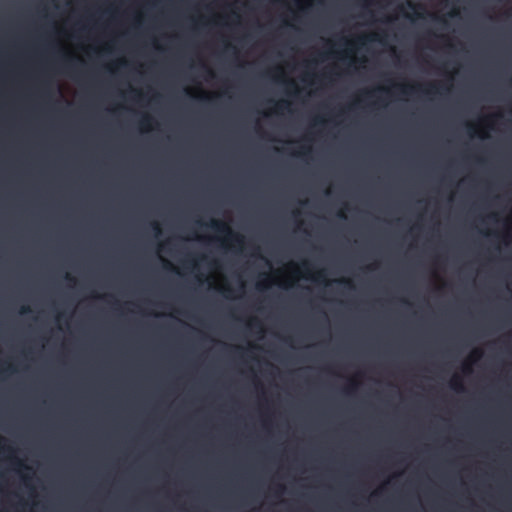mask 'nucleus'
I'll use <instances>...</instances> for the list:
<instances>
[{
    "instance_id": "7",
    "label": "nucleus",
    "mask_w": 512,
    "mask_h": 512,
    "mask_svg": "<svg viewBox=\"0 0 512 512\" xmlns=\"http://www.w3.org/2000/svg\"><path fill=\"white\" fill-rule=\"evenodd\" d=\"M471 356H472V358H473L474 360H477V359H479V358L482 356V351H481V350H479V349H476V350H474V351L472 352V355H471Z\"/></svg>"
},
{
    "instance_id": "1",
    "label": "nucleus",
    "mask_w": 512,
    "mask_h": 512,
    "mask_svg": "<svg viewBox=\"0 0 512 512\" xmlns=\"http://www.w3.org/2000/svg\"><path fill=\"white\" fill-rule=\"evenodd\" d=\"M206 226L210 227L214 231L224 234L226 238L238 245H242L244 243V238L240 234H237L232 231V229L224 222L212 219Z\"/></svg>"
},
{
    "instance_id": "19",
    "label": "nucleus",
    "mask_w": 512,
    "mask_h": 512,
    "mask_svg": "<svg viewBox=\"0 0 512 512\" xmlns=\"http://www.w3.org/2000/svg\"><path fill=\"white\" fill-rule=\"evenodd\" d=\"M323 122H324V120L322 118L317 117L315 119V124H320V123H323Z\"/></svg>"
},
{
    "instance_id": "9",
    "label": "nucleus",
    "mask_w": 512,
    "mask_h": 512,
    "mask_svg": "<svg viewBox=\"0 0 512 512\" xmlns=\"http://www.w3.org/2000/svg\"><path fill=\"white\" fill-rule=\"evenodd\" d=\"M357 388V383L355 381H351L347 387V391H353Z\"/></svg>"
},
{
    "instance_id": "25",
    "label": "nucleus",
    "mask_w": 512,
    "mask_h": 512,
    "mask_svg": "<svg viewBox=\"0 0 512 512\" xmlns=\"http://www.w3.org/2000/svg\"><path fill=\"white\" fill-rule=\"evenodd\" d=\"M17 464H18L19 466H23L22 462H21V461H19V460H17Z\"/></svg>"
},
{
    "instance_id": "20",
    "label": "nucleus",
    "mask_w": 512,
    "mask_h": 512,
    "mask_svg": "<svg viewBox=\"0 0 512 512\" xmlns=\"http://www.w3.org/2000/svg\"><path fill=\"white\" fill-rule=\"evenodd\" d=\"M66 279L69 280V281H74V278L71 277L69 274L66 275Z\"/></svg>"
},
{
    "instance_id": "23",
    "label": "nucleus",
    "mask_w": 512,
    "mask_h": 512,
    "mask_svg": "<svg viewBox=\"0 0 512 512\" xmlns=\"http://www.w3.org/2000/svg\"><path fill=\"white\" fill-rule=\"evenodd\" d=\"M207 71H208L209 76H211V77L214 76V74L211 70L208 69Z\"/></svg>"
},
{
    "instance_id": "11",
    "label": "nucleus",
    "mask_w": 512,
    "mask_h": 512,
    "mask_svg": "<svg viewBox=\"0 0 512 512\" xmlns=\"http://www.w3.org/2000/svg\"><path fill=\"white\" fill-rule=\"evenodd\" d=\"M316 280H319V281H325V273L324 271H319L317 273V277H316Z\"/></svg>"
},
{
    "instance_id": "29",
    "label": "nucleus",
    "mask_w": 512,
    "mask_h": 512,
    "mask_svg": "<svg viewBox=\"0 0 512 512\" xmlns=\"http://www.w3.org/2000/svg\"><path fill=\"white\" fill-rule=\"evenodd\" d=\"M365 2H367V0H364Z\"/></svg>"
},
{
    "instance_id": "13",
    "label": "nucleus",
    "mask_w": 512,
    "mask_h": 512,
    "mask_svg": "<svg viewBox=\"0 0 512 512\" xmlns=\"http://www.w3.org/2000/svg\"><path fill=\"white\" fill-rule=\"evenodd\" d=\"M287 85H288L289 87L294 88V89H295V92H297V91H298V90H297V86H296V84H295V82H294V81H292V80H288V81H287Z\"/></svg>"
},
{
    "instance_id": "18",
    "label": "nucleus",
    "mask_w": 512,
    "mask_h": 512,
    "mask_svg": "<svg viewBox=\"0 0 512 512\" xmlns=\"http://www.w3.org/2000/svg\"><path fill=\"white\" fill-rule=\"evenodd\" d=\"M463 371H464L465 373L470 372V371H471L470 366H469V365H467V364H465V365L463 366Z\"/></svg>"
},
{
    "instance_id": "4",
    "label": "nucleus",
    "mask_w": 512,
    "mask_h": 512,
    "mask_svg": "<svg viewBox=\"0 0 512 512\" xmlns=\"http://www.w3.org/2000/svg\"><path fill=\"white\" fill-rule=\"evenodd\" d=\"M152 122H153L152 117L145 115L142 117L140 124L143 129L149 130L151 128Z\"/></svg>"
},
{
    "instance_id": "28",
    "label": "nucleus",
    "mask_w": 512,
    "mask_h": 512,
    "mask_svg": "<svg viewBox=\"0 0 512 512\" xmlns=\"http://www.w3.org/2000/svg\"><path fill=\"white\" fill-rule=\"evenodd\" d=\"M364 93H365L366 95H370V94H371V92H370V91H365Z\"/></svg>"
},
{
    "instance_id": "12",
    "label": "nucleus",
    "mask_w": 512,
    "mask_h": 512,
    "mask_svg": "<svg viewBox=\"0 0 512 512\" xmlns=\"http://www.w3.org/2000/svg\"><path fill=\"white\" fill-rule=\"evenodd\" d=\"M30 312V308L28 306H22L20 309L21 314H27Z\"/></svg>"
},
{
    "instance_id": "27",
    "label": "nucleus",
    "mask_w": 512,
    "mask_h": 512,
    "mask_svg": "<svg viewBox=\"0 0 512 512\" xmlns=\"http://www.w3.org/2000/svg\"><path fill=\"white\" fill-rule=\"evenodd\" d=\"M409 6L413 9L415 8V6L412 3H409Z\"/></svg>"
},
{
    "instance_id": "10",
    "label": "nucleus",
    "mask_w": 512,
    "mask_h": 512,
    "mask_svg": "<svg viewBox=\"0 0 512 512\" xmlns=\"http://www.w3.org/2000/svg\"><path fill=\"white\" fill-rule=\"evenodd\" d=\"M249 325H250L251 327H257V328H260V329H261V327H262V326H261L260 321H258V320H256V319L252 320V321L249 323Z\"/></svg>"
},
{
    "instance_id": "2",
    "label": "nucleus",
    "mask_w": 512,
    "mask_h": 512,
    "mask_svg": "<svg viewBox=\"0 0 512 512\" xmlns=\"http://www.w3.org/2000/svg\"><path fill=\"white\" fill-rule=\"evenodd\" d=\"M441 86H438L436 84H429L426 89H422V86L420 85H410V86H401V90L404 94H410L415 90H422L426 94H436L439 93V88Z\"/></svg>"
},
{
    "instance_id": "21",
    "label": "nucleus",
    "mask_w": 512,
    "mask_h": 512,
    "mask_svg": "<svg viewBox=\"0 0 512 512\" xmlns=\"http://www.w3.org/2000/svg\"><path fill=\"white\" fill-rule=\"evenodd\" d=\"M338 217H340V218H345V215H344V213H343V212H339V213H338Z\"/></svg>"
},
{
    "instance_id": "15",
    "label": "nucleus",
    "mask_w": 512,
    "mask_h": 512,
    "mask_svg": "<svg viewBox=\"0 0 512 512\" xmlns=\"http://www.w3.org/2000/svg\"><path fill=\"white\" fill-rule=\"evenodd\" d=\"M310 151L309 148H303L301 151H299L298 155H306Z\"/></svg>"
},
{
    "instance_id": "3",
    "label": "nucleus",
    "mask_w": 512,
    "mask_h": 512,
    "mask_svg": "<svg viewBox=\"0 0 512 512\" xmlns=\"http://www.w3.org/2000/svg\"><path fill=\"white\" fill-rule=\"evenodd\" d=\"M450 387L455 391H463L464 387L460 377L454 376L450 381Z\"/></svg>"
},
{
    "instance_id": "17",
    "label": "nucleus",
    "mask_w": 512,
    "mask_h": 512,
    "mask_svg": "<svg viewBox=\"0 0 512 512\" xmlns=\"http://www.w3.org/2000/svg\"><path fill=\"white\" fill-rule=\"evenodd\" d=\"M339 283H343L345 285H349L351 286V281L350 280H347V279H340L338 280Z\"/></svg>"
},
{
    "instance_id": "26",
    "label": "nucleus",
    "mask_w": 512,
    "mask_h": 512,
    "mask_svg": "<svg viewBox=\"0 0 512 512\" xmlns=\"http://www.w3.org/2000/svg\"><path fill=\"white\" fill-rule=\"evenodd\" d=\"M467 126H468L469 130L473 129V126L471 124H468Z\"/></svg>"
},
{
    "instance_id": "14",
    "label": "nucleus",
    "mask_w": 512,
    "mask_h": 512,
    "mask_svg": "<svg viewBox=\"0 0 512 512\" xmlns=\"http://www.w3.org/2000/svg\"><path fill=\"white\" fill-rule=\"evenodd\" d=\"M66 67L68 70H70L71 72H74L75 69H74V65L72 63H70V61H67L66 62Z\"/></svg>"
},
{
    "instance_id": "5",
    "label": "nucleus",
    "mask_w": 512,
    "mask_h": 512,
    "mask_svg": "<svg viewBox=\"0 0 512 512\" xmlns=\"http://www.w3.org/2000/svg\"><path fill=\"white\" fill-rule=\"evenodd\" d=\"M290 103L286 100H281L275 104V111H283L288 109Z\"/></svg>"
},
{
    "instance_id": "8",
    "label": "nucleus",
    "mask_w": 512,
    "mask_h": 512,
    "mask_svg": "<svg viewBox=\"0 0 512 512\" xmlns=\"http://www.w3.org/2000/svg\"><path fill=\"white\" fill-rule=\"evenodd\" d=\"M310 267H311V265H310V263H309V262H307V261H303V262L301 263V268H302L305 272H310Z\"/></svg>"
},
{
    "instance_id": "22",
    "label": "nucleus",
    "mask_w": 512,
    "mask_h": 512,
    "mask_svg": "<svg viewBox=\"0 0 512 512\" xmlns=\"http://www.w3.org/2000/svg\"><path fill=\"white\" fill-rule=\"evenodd\" d=\"M375 36H376V35H372L371 37H369V40H370V41L376 40Z\"/></svg>"
},
{
    "instance_id": "24",
    "label": "nucleus",
    "mask_w": 512,
    "mask_h": 512,
    "mask_svg": "<svg viewBox=\"0 0 512 512\" xmlns=\"http://www.w3.org/2000/svg\"><path fill=\"white\" fill-rule=\"evenodd\" d=\"M12 370V367L9 365L4 371Z\"/></svg>"
},
{
    "instance_id": "6",
    "label": "nucleus",
    "mask_w": 512,
    "mask_h": 512,
    "mask_svg": "<svg viewBox=\"0 0 512 512\" xmlns=\"http://www.w3.org/2000/svg\"><path fill=\"white\" fill-rule=\"evenodd\" d=\"M151 227L156 235H159L161 233V228L157 222L151 223Z\"/></svg>"
},
{
    "instance_id": "16",
    "label": "nucleus",
    "mask_w": 512,
    "mask_h": 512,
    "mask_svg": "<svg viewBox=\"0 0 512 512\" xmlns=\"http://www.w3.org/2000/svg\"><path fill=\"white\" fill-rule=\"evenodd\" d=\"M164 266L167 269H174L173 265L167 260L164 261Z\"/></svg>"
}]
</instances>
